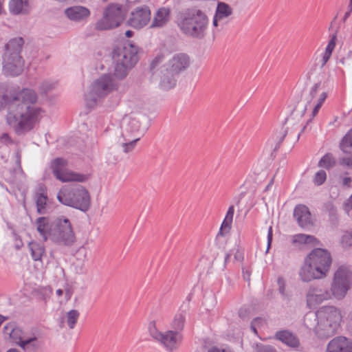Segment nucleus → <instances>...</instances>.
<instances>
[{"mask_svg":"<svg viewBox=\"0 0 352 352\" xmlns=\"http://www.w3.org/2000/svg\"><path fill=\"white\" fill-rule=\"evenodd\" d=\"M37 100L32 89L16 90L0 84V110L7 109V122L17 133L30 131L45 116V111L36 105Z\"/></svg>","mask_w":352,"mask_h":352,"instance_id":"1","label":"nucleus"},{"mask_svg":"<svg viewBox=\"0 0 352 352\" xmlns=\"http://www.w3.org/2000/svg\"><path fill=\"white\" fill-rule=\"evenodd\" d=\"M342 319L341 311L334 306H324L317 311H309L304 317V325L320 338L335 335Z\"/></svg>","mask_w":352,"mask_h":352,"instance_id":"2","label":"nucleus"},{"mask_svg":"<svg viewBox=\"0 0 352 352\" xmlns=\"http://www.w3.org/2000/svg\"><path fill=\"white\" fill-rule=\"evenodd\" d=\"M177 25L181 31L187 36L202 38L208 25L206 13L197 8H188L178 16Z\"/></svg>","mask_w":352,"mask_h":352,"instance_id":"3","label":"nucleus"},{"mask_svg":"<svg viewBox=\"0 0 352 352\" xmlns=\"http://www.w3.org/2000/svg\"><path fill=\"white\" fill-rule=\"evenodd\" d=\"M114 63V76L124 79L138 60V47L130 42H125L114 47L112 52Z\"/></svg>","mask_w":352,"mask_h":352,"instance_id":"4","label":"nucleus"},{"mask_svg":"<svg viewBox=\"0 0 352 352\" xmlns=\"http://www.w3.org/2000/svg\"><path fill=\"white\" fill-rule=\"evenodd\" d=\"M24 41L21 37L12 38L5 45L3 55L2 72L8 76H16L22 74L25 60L21 55Z\"/></svg>","mask_w":352,"mask_h":352,"instance_id":"5","label":"nucleus"},{"mask_svg":"<svg viewBox=\"0 0 352 352\" xmlns=\"http://www.w3.org/2000/svg\"><path fill=\"white\" fill-rule=\"evenodd\" d=\"M58 200L63 205L87 211L90 207V196L81 185L64 186L57 195Z\"/></svg>","mask_w":352,"mask_h":352,"instance_id":"6","label":"nucleus"},{"mask_svg":"<svg viewBox=\"0 0 352 352\" xmlns=\"http://www.w3.org/2000/svg\"><path fill=\"white\" fill-rule=\"evenodd\" d=\"M118 87V84L109 74L101 76L94 81L89 87V91L85 94L87 106L89 108L94 107L101 98L116 90Z\"/></svg>","mask_w":352,"mask_h":352,"instance_id":"7","label":"nucleus"},{"mask_svg":"<svg viewBox=\"0 0 352 352\" xmlns=\"http://www.w3.org/2000/svg\"><path fill=\"white\" fill-rule=\"evenodd\" d=\"M50 240L59 245L70 246L76 240L70 221L64 217L54 219L53 232Z\"/></svg>","mask_w":352,"mask_h":352,"instance_id":"8","label":"nucleus"},{"mask_svg":"<svg viewBox=\"0 0 352 352\" xmlns=\"http://www.w3.org/2000/svg\"><path fill=\"white\" fill-rule=\"evenodd\" d=\"M125 18V12L120 6L109 5L104 11L102 17L96 23V29L106 30L120 25Z\"/></svg>","mask_w":352,"mask_h":352,"instance_id":"9","label":"nucleus"},{"mask_svg":"<svg viewBox=\"0 0 352 352\" xmlns=\"http://www.w3.org/2000/svg\"><path fill=\"white\" fill-rule=\"evenodd\" d=\"M148 333L154 340L161 343L169 351L177 349L182 341V335L180 332L173 330L161 332L157 329L154 322L149 323Z\"/></svg>","mask_w":352,"mask_h":352,"instance_id":"10","label":"nucleus"},{"mask_svg":"<svg viewBox=\"0 0 352 352\" xmlns=\"http://www.w3.org/2000/svg\"><path fill=\"white\" fill-rule=\"evenodd\" d=\"M67 164V162L63 158H56L52 161V172L57 179L62 182H85L88 179V175L69 170Z\"/></svg>","mask_w":352,"mask_h":352,"instance_id":"11","label":"nucleus"},{"mask_svg":"<svg viewBox=\"0 0 352 352\" xmlns=\"http://www.w3.org/2000/svg\"><path fill=\"white\" fill-rule=\"evenodd\" d=\"M329 288L322 284L311 285L306 294L307 305L309 308H314L324 301L331 300Z\"/></svg>","mask_w":352,"mask_h":352,"instance_id":"12","label":"nucleus"},{"mask_svg":"<svg viewBox=\"0 0 352 352\" xmlns=\"http://www.w3.org/2000/svg\"><path fill=\"white\" fill-rule=\"evenodd\" d=\"M307 257L312 264L319 268L320 272L325 278L328 274L332 262L330 253L326 250L316 248L313 250Z\"/></svg>","mask_w":352,"mask_h":352,"instance_id":"13","label":"nucleus"},{"mask_svg":"<svg viewBox=\"0 0 352 352\" xmlns=\"http://www.w3.org/2000/svg\"><path fill=\"white\" fill-rule=\"evenodd\" d=\"M151 19V12L148 7H138L131 12L128 23L133 28L141 29L150 22Z\"/></svg>","mask_w":352,"mask_h":352,"instance_id":"14","label":"nucleus"},{"mask_svg":"<svg viewBox=\"0 0 352 352\" xmlns=\"http://www.w3.org/2000/svg\"><path fill=\"white\" fill-rule=\"evenodd\" d=\"M298 275L300 280L305 283L324 278L319 268L312 264L307 256L299 270Z\"/></svg>","mask_w":352,"mask_h":352,"instance_id":"15","label":"nucleus"},{"mask_svg":"<svg viewBox=\"0 0 352 352\" xmlns=\"http://www.w3.org/2000/svg\"><path fill=\"white\" fill-rule=\"evenodd\" d=\"M190 65L189 56L183 53L174 54L168 63L164 65L168 69L179 75L181 72L186 70Z\"/></svg>","mask_w":352,"mask_h":352,"instance_id":"16","label":"nucleus"},{"mask_svg":"<svg viewBox=\"0 0 352 352\" xmlns=\"http://www.w3.org/2000/svg\"><path fill=\"white\" fill-rule=\"evenodd\" d=\"M54 219L47 217L37 218L34 226L43 241L50 240L51 233L53 232Z\"/></svg>","mask_w":352,"mask_h":352,"instance_id":"17","label":"nucleus"},{"mask_svg":"<svg viewBox=\"0 0 352 352\" xmlns=\"http://www.w3.org/2000/svg\"><path fill=\"white\" fill-rule=\"evenodd\" d=\"M294 217L298 226L303 229H309L314 225L311 212L305 205L300 204L295 207Z\"/></svg>","mask_w":352,"mask_h":352,"instance_id":"18","label":"nucleus"},{"mask_svg":"<svg viewBox=\"0 0 352 352\" xmlns=\"http://www.w3.org/2000/svg\"><path fill=\"white\" fill-rule=\"evenodd\" d=\"M65 16L72 21L81 22L86 21L90 16V10L82 6H74L65 10Z\"/></svg>","mask_w":352,"mask_h":352,"instance_id":"19","label":"nucleus"},{"mask_svg":"<svg viewBox=\"0 0 352 352\" xmlns=\"http://www.w3.org/2000/svg\"><path fill=\"white\" fill-rule=\"evenodd\" d=\"M327 352H352V341L343 336L336 337L328 343Z\"/></svg>","mask_w":352,"mask_h":352,"instance_id":"20","label":"nucleus"},{"mask_svg":"<svg viewBox=\"0 0 352 352\" xmlns=\"http://www.w3.org/2000/svg\"><path fill=\"white\" fill-rule=\"evenodd\" d=\"M121 127L122 137L137 138L136 135L139 131L140 124L135 118L126 116L122 119Z\"/></svg>","mask_w":352,"mask_h":352,"instance_id":"21","label":"nucleus"},{"mask_svg":"<svg viewBox=\"0 0 352 352\" xmlns=\"http://www.w3.org/2000/svg\"><path fill=\"white\" fill-rule=\"evenodd\" d=\"M275 338L295 349H298L300 346V342L298 336L288 330L277 331L275 334Z\"/></svg>","mask_w":352,"mask_h":352,"instance_id":"22","label":"nucleus"},{"mask_svg":"<svg viewBox=\"0 0 352 352\" xmlns=\"http://www.w3.org/2000/svg\"><path fill=\"white\" fill-rule=\"evenodd\" d=\"M178 75L173 74L166 67L164 66L160 76V86L162 89L168 90L173 88L177 82Z\"/></svg>","mask_w":352,"mask_h":352,"instance_id":"23","label":"nucleus"},{"mask_svg":"<svg viewBox=\"0 0 352 352\" xmlns=\"http://www.w3.org/2000/svg\"><path fill=\"white\" fill-rule=\"evenodd\" d=\"M43 345L38 335L34 332H29L23 341L19 344V346L24 351H35L39 349Z\"/></svg>","mask_w":352,"mask_h":352,"instance_id":"24","label":"nucleus"},{"mask_svg":"<svg viewBox=\"0 0 352 352\" xmlns=\"http://www.w3.org/2000/svg\"><path fill=\"white\" fill-rule=\"evenodd\" d=\"M170 18V10L168 8L162 7L157 9L153 15L151 28H162L169 21Z\"/></svg>","mask_w":352,"mask_h":352,"instance_id":"25","label":"nucleus"},{"mask_svg":"<svg viewBox=\"0 0 352 352\" xmlns=\"http://www.w3.org/2000/svg\"><path fill=\"white\" fill-rule=\"evenodd\" d=\"M333 280L342 283L350 287H352V272L345 265H341L334 272Z\"/></svg>","mask_w":352,"mask_h":352,"instance_id":"26","label":"nucleus"},{"mask_svg":"<svg viewBox=\"0 0 352 352\" xmlns=\"http://www.w3.org/2000/svg\"><path fill=\"white\" fill-rule=\"evenodd\" d=\"M8 8L12 14H26L30 10V0H10Z\"/></svg>","mask_w":352,"mask_h":352,"instance_id":"27","label":"nucleus"},{"mask_svg":"<svg viewBox=\"0 0 352 352\" xmlns=\"http://www.w3.org/2000/svg\"><path fill=\"white\" fill-rule=\"evenodd\" d=\"M232 13V9L228 4L223 2H219L213 18V25L217 27L219 21L228 18Z\"/></svg>","mask_w":352,"mask_h":352,"instance_id":"28","label":"nucleus"},{"mask_svg":"<svg viewBox=\"0 0 352 352\" xmlns=\"http://www.w3.org/2000/svg\"><path fill=\"white\" fill-rule=\"evenodd\" d=\"M351 288V287L342 283H339L332 279L329 291L332 298L342 300L346 296L347 292Z\"/></svg>","mask_w":352,"mask_h":352,"instance_id":"29","label":"nucleus"},{"mask_svg":"<svg viewBox=\"0 0 352 352\" xmlns=\"http://www.w3.org/2000/svg\"><path fill=\"white\" fill-rule=\"evenodd\" d=\"M28 247L34 261L41 262L43 258L46 256L45 248L44 245L36 241H31L29 243Z\"/></svg>","mask_w":352,"mask_h":352,"instance_id":"30","label":"nucleus"},{"mask_svg":"<svg viewBox=\"0 0 352 352\" xmlns=\"http://www.w3.org/2000/svg\"><path fill=\"white\" fill-rule=\"evenodd\" d=\"M234 213V206H230L228 208V210L226 212V217L221 223V228L219 229V235L223 236L228 234L232 228V223L233 220Z\"/></svg>","mask_w":352,"mask_h":352,"instance_id":"31","label":"nucleus"},{"mask_svg":"<svg viewBox=\"0 0 352 352\" xmlns=\"http://www.w3.org/2000/svg\"><path fill=\"white\" fill-rule=\"evenodd\" d=\"M140 140V137L131 138V137H122L119 140L120 144L122 147L123 152L128 153L132 151L136 144V142Z\"/></svg>","mask_w":352,"mask_h":352,"instance_id":"32","label":"nucleus"},{"mask_svg":"<svg viewBox=\"0 0 352 352\" xmlns=\"http://www.w3.org/2000/svg\"><path fill=\"white\" fill-rule=\"evenodd\" d=\"M41 192H36V204L37 212L43 214L45 213L47 196L43 189L41 188Z\"/></svg>","mask_w":352,"mask_h":352,"instance_id":"33","label":"nucleus"},{"mask_svg":"<svg viewBox=\"0 0 352 352\" xmlns=\"http://www.w3.org/2000/svg\"><path fill=\"white\" fill-rule=\"evenodd\" d=\"M186 313L185 311H181L177 313L172 322V327L175 331L179 332L184 327L186 321Z\"/></svg>","mask_w":352,"mask_h":352,"instance_id":"34","label":"nucleus"},{"mask_svg":"<svg viewBox=\"0 0 352 352\" xmlns=\"http://www.w3.org/2000/svg\"><path fill=\"white\" fill-rule=\"evenodd\" d=\"M336 164V161L333 155L327 153L318 162V166L329 170L333 168Z\"/></svg>","mask_w":352,"mask_h":352,"instance_id":"35","label":"nucleus"},{"mask_svg":"<svg viewBox=\"0 0 352 352\" xmlns=\"http://www.w3.org/2000/svg\"><path fill=\"white\" fill-rule=\"evenodd\" d=\"M336 36L333 35L331 39L329 41L327 46L326 47L325 52L323 54L322 59V67L324 66L329 60L332 52L336 47Z\"/></svg>","mask_w":352,"mask_h":352,"instance_id":"36","label":"nucleus"},{"mask_svg":"<svg viewBox=\"0 0 352 352\" xmlns=\"http://www.w3.org/2000/svg\"><path fill=\"white\" fill-rule=\"evenodd\" d=\"M317 239L312 235L298 234L293 236V243L310 244L314 243Z\"/></svg>","mask_w":352,"mask_h":352,"instance_id":"37","label":"nucleus"},{"mask_svg":"<svg viewBox=\"0 0 352 352\" xmlns=\"http://www.w3.org/2000/svg\"><path fill=\"white\" fill-rule=\"evenodd\" d=\"M80 313L78 310L76 309H72L69 311L65 316V320L67 322V324L70 329H72L74 328L78 319L79 318Z\"/></svg>","mask_w":352,"mask_h":352,"instance_id":"38","label":"nucleus"},{"mask_svg":"<svg viewBox=\"0 0 352 352\" xmlns=\"http://www.w3.org/2000/svg\"><path fill=\"white\" fill-rule=\"evenodd\" d=\"M327 98V94L325 92H322L320 94V96L314 101L313 102V109L311 111V118L308 122H309L312 118H314L318 113L320 109L322 107V104L324 102Z\"/></svg>","mask_w":352,"mask_h":352,"instance_id":"39","label":"nucleus"},{"mask_svg":"<svg viewBox=\"0 0 352 352\" xmlns=\"http://www.w3.org/2000/svg\"><path fill=\"white\" fill-rule=\"evenodd\" d=\"M28 333L29 332H24L19 328H14L10 332V336L16 344L19 346V344L23 341V338L26 337Z\"/></svg>","mask_w":352,"mask_h":352,"instance_id":"40","label":"nucleus"},{"mask_svg":"<svg viewBox=\"0 0 352 352\" xmlns=\"http://www.w3.org/2000/svg\"><path fill=\"white\" fill-rule=\"evenodd\" d=\"M340 148L344 153H349L352 148V129H351L343 138L340 144Z\"/></svg>","mask_w":352,"mask_h":352,"instance_id":"41","label":"nucleus"},{"mask_svg":"<svg viewBox=\"0 0 352 352\" xmlns=\"http://www.w3.org/2000/svg\"><path fill=\"white\" fill-rule=\"evenodd\" d=\"M56 86V83L55 82L46 80L41 83L39 86V91L41 94H46L55 89Z\"/></svg>","mask_w":352,"mask_h":352,"instance_id":"42","label":"nucleus"},{"mask_svg":"<svg viewBox=\"0 0 352 352\" xmlns=\"http://www.w3.org/2000/svg\"><path fill=\"white\" fill-rule=\"evenodd\" d=\"M89 250L84 245L80 247L76 252V258L80 261L85 262L88 258Z\"/></svg>","mask_w":352,"mask_h":352,"instance_id":"43","label":"nucleus"},{"mask_svg":"<svg viewBox=\"0 0 352 352\" xmlns=\"http://www.w3.org/2000/svg\"><path fill=\"white\" fill-rule=\"evenodd\" d=\"M326 179H327L326 172L323 170H320L314 175V182L316 185L320 186L322 184H324V182L326 181Z\"/></svg>","mask_w":352,"mask_h":352,"instance_id":"44","label":"nucleus"},{"mask_svg":"<svg viewBox=\"0 0 352 352\" xmlns=\"http://www.w3.org/2000/svg\"><path fill=\"white\" fill-rule=\"evenodd\" d=\"M339 162L342 166L352 168V156L340 158Z\"/></svg>","mask_w":352,"mask_h":352,"instance_id":"45","label":"nucleus"},{"mask_svg":"<svg viewBox=\"0 0 352 352\" xmlns=\"http://www.w3.org/2000/svg\"><path fill=\"white\" fill-rule=\"evenodd\" d=\"M277 283L278 285L279 292L281 294L282 296H285V284L284 279L283 278H278Z\"/></svg>","mask_w":352,"mask_h":352,"instance_id":"46","label":"nucleus"},{"mask_svg":"<svg viewBox=\"0 0 352 352\" xmlns=\"http://www.w3.org/2000/svg\"><path fill=\"white\" fill-rule=\"evenodd\" d=\"M342 243L344 246L352 245V234H345L342 238Z\"/></svg>","mask_w":352,"mask_h":352,"instance_id":"47","label":"nucleus"},{"mask_svg":"<svg viewBox=\"0 0 352 352\" xmlns=\"http://www.w3.org/2000/svg\"><path fill=\"white\" fill-rule=\"evenodd\" d=\"M257 352H276V350L270 346H257Z\"/></svg>","mask_w":352,"mask_h":352,"instance_id":"48","label":"nucleus"},{"mask_svg":"<svg viewBox=\"0 0 352 352\" xmlns=\"http://www.w3.org/2000/svg\"><path fill=\"white\" fill-rule=\"evenodd\" d=\"M256 322H263V319L261 318H256L251 322L250 328L255 334H257L256 327Z\"/></svg>","mask_w":352,"mask_h":352,"instance_id":"49","label":"nucleus"},{"mask_svg":"<svg viewBox=\"0 0 352 352\" xmlns=\"http://www.w3.org/2000/svg\"><path fill=\"white\" fill-rule=\"evenodd\" d=\"M320 87V83H316L311 89L309 95L311 97V98H314L317 94V91Z\"/></svg>","mask_w":352,"mask_h":352,"instance_id":"50","label":"nucleus"},{"mask_svg":"<svg viewBox=\"0 0 352 352\" xmlns=\"http://www.w3.org/2000/svg\"><path fill=\"white\" fill-rule=\"evenodd\" d=\"M239 316L241 318L245 319L248 316V310L245 307H241L239 310Z\"/></svg>","mask_w":352,"mask_h":352,"instance_id":"51","label":"nucleus"},{"mask_svg":"<svg viewBox=\"0 0 352 352\" xmlns=\"http://www.w3.org/2000/svg\"><path fill=\"white\" fill-rule=\"evenodd\" d=\"M272 241V228L270 226L268 229V232H267V250H268L270 249Z\"/></svg>","mask_w":352,"mask_h":352,"instance_id":"52","label":"nucleus"},{"mask_svg":"<svg viewBox=\"0 0 352 352\" xmlns=\"http://www.w3.org/2000/svg\"><path fill=\"white\" fill-rule=\"evenodd\" d=\"M352 210V195L347 200V202L345 204V210L347 213Z\"/></svg>","mask_w":352,"mask_h":352,"instance_id":"53","label":"nucleus"},{"mask_svg":"<svg viewBox=\"0 0 352 352\" xmlns=\"http://www.w3.org/2000/svg\"><path fill=\"white\" fill-rule=\"evenodd\" d=\"M349 10L344 14L343 21H345L347 18L350 16L351 12H352V0L350 1V3L349 6Z\"/></svg>","mask_w":352,"mask_h":352,"instance_id":"54","label":"nucleus"},{"mask_svg":"<svg viewBox=\"0 0 352 352\" xmlns=\"http://www.w3.org/2000/svg\"><path fill=\"white\" fill-rule=\"evenodd\" d=\"M243 276L246 280H250V272L248 269H243Z\"/></svg>","mask_w":352,"mask_h":352,"instance_id":"55","label":"nucleus"},{"mask_svg":"<svg viewBox=\"0 0 352 352\" xmlns=\"http://www.w3.org/2000/svg\"><path fill=\"white\" fill-rule=\"evenodd\" d=\"M208 352H231L226 349H220L217 347H212L208 350Z\"/></svg>","mask_w":352,"mask_h":352,"instance_id":"56","label":"nucleus"},{"mask_svg":"<svg viewBox=\"0 0 352 352\" xmlns=\"http://www.w3.org/2000/svg\"><path fill=\"white\" fill-rule=\"evenodd\" d=\"M351 179L350 177H344L342 179V184L345 186H350Z\"/></svg>","mask_w":352,"mask_h":352,"instance_id":"57","label":"nucleus"},{"mask_svg":"<svg viewBox=\"0 0 352 352\" xmlns=\"http://www.w3.org/2000/svg\"><path fill=\"white\" fill-rule=\"evenodd\" d=\"M1 140L2 141H4V142H6V141H10V138L8 136V135L7 133H3L1 135Z\"/></svg>","mask_w":352,"mask_h":352,"instance_id":"58","label":"nucleus"},{"mask_svg":"<svg viewBox=\"0 0 352 352\" xmlns=\"http://www.w3.org/2000/svg\"><path fill=\"white\" fill-rule=\"evenodd\" d=\"M287 133V130H284L283 131V133H281L280 137V140H279V142H278L279 143H281L283 141V140H284L285 137L286 136Z\"/></svg>","mask_w":352,"mask_h":352,"instance_id":"59","label":"nucleus"},{"mask_svg":"<svg viewBox=\"0 0 352 352\" xmlns=\"http://www.w3.org/2000/svg\"><path fill=\"white\" fill-rule=\"evenodd\" d=\"M133 31H131V30H127V31H126V32H125V36H126V37H128V38L131 37V36H133Z\"/></svg>","mask_w":352,"mask_h":352,"instance_id":"60","label":"nucleus"},{"mask_svg":"<svg viewBox=\"0 0 352 352\" xmlns=\"http://www.w3.org/2000/svg\"><path fill=\"white\" fill-rule=\"evenodd\" d=\"M160 61V58H156L151 63V67H154L155 65Z\"/></svg>","mask_w":352,"mask_h":352,"instance_id":"61","label":"nucleus"},{"mask_svg":"<svg viewBox=\"0 0 352 352\" xmlns=\"http://www.w3.org/2000/svg\"><path fill=\"white\" fill-rule=\"evenodd\" d=\"M16 155V159H17L16 162L19 164V166H20L21 165V155L19 152H17Z\"/></svg>","mask_w":352,"mask_h":352,"instance_id":"62","label":"nucleus"},{"mask_svg":"<svg viewBox=\"0 0 352 352\" xmlns=\"http://www.w3.org/2000/svg\"><path fill=\"white\" fill-rule=\"evenodd\" d=\"M56 295H57L58 296H62V295H63V290H62V289H57V290H56Z\"/></svg>","mask_w":352,"mask_h":352,"instance_id":"63","label":"nucleus"},{"mask_svg":"<svg viewBox=\"0 0 352 352\" xmlns=\"http://www.w3.org/2000/svg\"><path fill=\"white\" fill-rule=\"evenodd\" d=\"M349 322H350V324L352 326V311L349 314Z\"/></svg>","mask_w":352,"mask_h":352,"instance_id":"64","label":"nucleus"}]
</instances>
